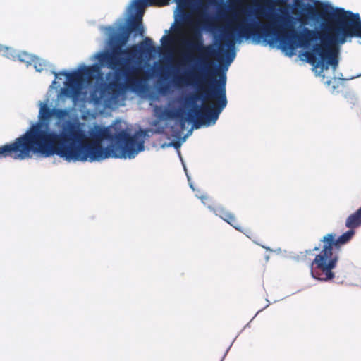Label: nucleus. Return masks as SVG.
<instances>
[{
    "instance_id": "obj_5",
    "label": "nucleus",
    "mask_w": 361,
    "mask_h": 361,
    "mask_svg": "<svg viewBox=\"0 0 361 361\" xmlns=\"http://www.w3.org/2000/svg\"><path fill=\"white\" fill-rule=\"evenodd\" d=\"M116 71L115 80L109 82H101L96 85L91 91L90 99L95 104H99L106 97H116L118 96L123 85L118 82L119 75H121L125 79L126 85L131 89L138 87L142 80L140 75L142 69L138 66L128 67V66L119 65Z\"/></svg>"
},
{
    "instance_id": "obj_11",
    "label": "nucleus",
    "mask_w": 361,
    "mask_h": 361,
    "mask_svg": "<svg viewBox=\"0 0 361 361\" xmlns=\"http://www.w3.org/2000/svg\"><path fill=\"white\" fill-rule=\"evenodd\" d=\"M35 56L26 51H20L17 53L16 60L25 63L27 66L31 65Z\"/></svg>"
},
{
    "instance_id": "obj_12",
    "label": "nucleus",
    "mask_w": 361,
    "mask_h": 361,
    "mask_svg": "<svg viewBox=\"0 0 361 361\" xmlns=\"http://www.w3.org/2000/svg\"><path fill=\"white\" fill-rule=\"evenodd\" d=\"M161 116L166 119H176L181 117V111L179 109L172 110L166 109L162 111Z\"/></svg>"
},
{
    "instance_id": "obj_2",
    "label": "nucleus",
    "mask_w": 361,
    "mask_h": 361,
    "mask_svg": "<svg viewBox=\"0 0 361 361\" xmlns=\"http://www.w3.org/2000/svg\"><path fill=\"white\" fill-rule=\"evenodd\" d=\"M321 11L310 4L295 1V7L301 8V18L312 19L320 16L324 19L322 32L304 27L297 32L292 22L293 17L288 13L283 16L264 15L271 19L269 23L254 21L246 23L236 18V22L223 33L222 39L229 49H233L238 39L251 37L266 40L276 37L284 49L294 50L298 47L307 48L311 42L319 39L321 43L315 44L312 51H306L307 61L321 71L331 66L336 70L338 65V44H343L348 37L361 38V19L358 13H353L342 8H334L326 3H319Z\"/></svg>"
},
{
    "instance_id": "obj_19",
    "label": "nucleus",
    "mask_w": 361,
    "mask_h": 361,
    "mask_svg": "<svg viewBox=\"0 0 361 361\" xmlns=\"http://www.w3.org/2000/svg\"><path fill=\"white\" fill-rule=\"evenodd\" d=\"M167 89H168L167 86L161 87L160 88V92H165L167 90Z\"/></svg>"
},
{
    "instance_id": "obj_3",
    "label": "nucleus",
    "mask_w": 361,
    "mask_h": 361,
    "mask_svg": "<svg viewBox=\"0 0 361 361\" xmlns=\"http://www.w3.org/2000/svg\"><path fill=\"white\" fill-rule=\"evenodd\" d=\"M189 50L197 51L200 55L195 59L190 53H185L182 59V64L196 62L189 71L175 75L173 83L176 85H195L198 87L197 94L185 98V104L192 108L189 110L187 117L179 118L180 131L184 130L187 121L193 123L196 129L202 126H209L216 123L219 114L227 105L226 94V76L222 75L219 81L215 80V71L212 68L210 56H216L219 51L212 46H204L200 32H193L191 38L184 42Z\"/></svg>"
},
{
    "instance_id": "obj_20",
    "label": "nucleus",
    "mask_w": 361,
    "mask_h": 361,
    "mask_svg": "<svg viewBox=\"0 0 361 361\" xmlns=\"http://www.w3.org/2000/svg\"><path fill=\"white\" fill-rule=\"evenodd\" d=\"M166 39V36H163L161 41L163 42L164 39Z\"/></svg>"
},
{
    "instance_id": "obj_14",
    "label": "nucleus",
    "mask_w": 361,
    "mask_h": 361,
    "mask_svg": "<svg viewBox=\"0 0 361 361\" xmlns=\"http://www.w3.org/2000/svg\"><path fill=\"white\" fill-rule=\"evenodd\" d=\"M0 54H2L4 56L16 61L17 53L16 51L10 47L3 46L0 44Z\"/></svg>"
},
{
    "instance_id": "obj_16",
    "label": "nucleus",
    "mask_w": 361,
    "mask_h": 361,
    "mask_svg": "<svg viewBox=\"0 0 361 361\" xmlns=\"http://www.w3.org/2000/svg\"><path fill=\"white\" fill-rule=\"evenodd\" d=\"M37 71H42L46 66L45 62L37 56H35L32 63Z\"/></svg>"
},
{
    "instance_id": "obj_18",
    "label": "nucleus",
    "mask_w": 361,
    "mask_h": 361,
    "mask_svg": "<svg viewBox=\"0 0 361 361\" xmlns=\"http://www.w3.org/2000/svg\"><path fill=\"white\" fill-rule=\"evenodd\" d=\"M234 58H235V53L233 51L231 53H228L227 54L228 63L229 64L230 63H231L233 61V60L234 59Z\"/></svg>"
},
{
    "instance_id": "obj_7",
    "label": "nucleus",
    "mask_w": 361,
    "mask_h": 361,
    "mask_svg": "<svg viewBox=\"0 0 361 361\" xmlns=\"http://www.w3.org/2000/svg\"><path fill=\"white\" fill-rule=\"evenodd\" d=\"M93 67H85L81 71H74L68 73L66 72L61 73V75H66L67 78V91L68 95L73 101H77L82 95L83 87L84 76H89L94 71Z\"/></svg>"
},
{
    "instance_id": "obj_9",
    "label": "nucleus",
    "mask_w": 361,
    "mask_h": 361,
    "mask_svg": "<svg viewBox=\"0 0 361 361\" xmlns=\"http://www.w3.org/2000/svg\"><path fill=\"white\" fill-rule=\"evenodd\" d=\"M147 6H152L149 0H133L130 5V10L135 11V15L143 16Z\"/></svg>"
},
{
    "instance_id": "obj_10",
    "label": "nucleus",
    "mask_w": 361,
    "mask_h": 361,
    "mask_svg": "<svg viewBox=\"0 0 361 361\" xmlns=\"http://www.w3.org/2000/svg\"><path fill=\"white\" fill-rule=\"evenodd\" d=\"M135 15L129 22L128 25V33L133 31L138 32L140 35H142L144 29L142 25V16Z\"/></svg>"
},
{
    "instance_id": "obj_8",
    "label": "nucleus",
    "mask_w": 361,
    "mask_h": 361,
    "mask_svg": "<svg viewBox=\"0 0 361 361\" xmlns=\"http://www.w3.org/2000/svg\"><path fill=\"white\" fill-rule=\"evenodd\" d=\"M215 214L216 216H219L220 218H221L224 221L229 224L231 226H232L233 228H235L236 230L239 231H243V226L239 223V221L235 218V215L227 210H226L224 208L219 207L216 208L215 210Z\"/></svg>"
},
{
    "instance_id": "obj_21",
    "label": "nucleus",
    "mask_w": 361,
    "mask_h": 361,
    "mask_svg": "<svg viewBox=\"0 0 361 361\" xmlns=\"http://www.w3.org/2000/svg\"><path fill=\"white\" fill-rule=\"evenodd\" d=\"M306 252H307V254H310V253L312 252V250H308V251L307 250V251H306Z\"/></svg>"
},
{
    "instance_id": "obj_15",
    "label": "nucleus",
    "mask_w": 361,
    "mask_h": 361,
    "mask_svg": "<svg viewBox=\"0 0 361 361\" xmlns=\"http://www.w3.org/2000/svg\"><path fill=\"white\" fill-rule=\"evenodd\" d=\"M69 111L66 109H56L54 108L53 116L57 119L61 120L68 116Z\"/></svg>"
},
{
    "instance_id": "obj_1",
    "label": "nucleus",
    "mask_w": 361,
    "mask_h": 361,
    "mask_svg": "<svg viewBox=\"0 0 361 361\" xmlns=\"http://www.w3.org/2000/svg\"><path fill=\"white\" fill-rule=\"evenodd\" d=\"M54 109L44 104L39 110L41 121L32 125L13 142L0 146V157L23 160L32 152L44 157L58 155L68 161H100L109 157L133 159L144 149L146 132L131 135L116 126H95L87 136L79 123L66 121L59 133L49 129L48 121Z\"/></svg>"
},
{
    "instance_id": "obj_6",
    "label": "nucleus",
    "mask_w": 361,
    "mask_h": 361,
    "mask_svg": "<svg viewBox=\"0 0 361 361\" xmlns=\"http://www.w3.org/2000/svg\"><path fill=\"white\" fill-rule=\"evenodd\" d=\"M129 33L120 36L118 44L114 46L111 51L97 53L96 57L102 66H106L111 69H116L119 65L128 66L130 58L135 57L139 54L137 45H133L126 49H122L128 39Z\"/></svg>"
},
{
    "instance_id": "obj_17",
    "label": "nucleus",
    "mask_w": 361,
    "mask_h": 361,
    "mask_svg": "<svg viewBox=\"0 0 361 361\" xmlns=\"http://www.w3.org/2000/svg\"><path fill=\"white\" fill-rule=\"evenodd\" d=\"M169 0H149V1L152 4V6H164L169 4Z\"/></svg>"
},
{
    "instance_id": "obj_4",
    "label": "nucleus",
    "mask_w": 361,
    "mask_h": 361,
    "mask_svg": "<svg viewBox=\"0 0 361 361\" xmlns=\"http://www.w3.org/2000/svg\"><path fill=\"white\" fill-rule=\"evenodd\" d=\"M345 226L348 230L338 238H336L335 233H328L321 240L323 243L322 249L315 247L312 250H319L310 264L311 274L314 279L329 281L334 278L333 269L338 261V254L334 250H339L341 245L348 243L355 234V230L361 226V207L347 217Z\"/></svg>"
},
{
    "instance_id": "obj_13",
    "label": "nucleus",
    "mask_w": 361,
    "mask_h": 361,
    "mask_svg": "<svg viewBox=\"0 0 361 361\" xmlns=\"http://www.w3.org/2000/svg\"><path fill=\"white\" fill-rule=\"evenodd\" d=\"M154 50V47L153 46V42L152 39L149 37H146L144 41L140 44V49H139L140 52H147L150 53Z\"/></svg>"
}]
</instances>
